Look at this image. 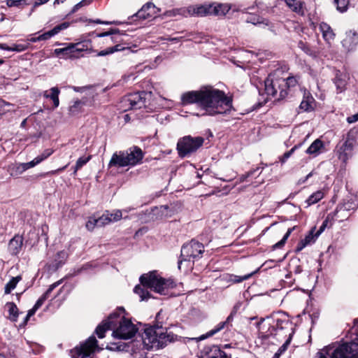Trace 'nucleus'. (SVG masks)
I'll return each instance as SVG.
<instances>
[{"label": "nucleus", "mask_w": 358, "mask_h": 358, "mask_svg": "<svg viewBox=\"0 0 358 358\" xmlns=\"http://www.w3.org/2000/svg\"><path fill=\"white\" fill-rule=\"evenodd\" d=\"M23 238L21 236L15 235L8 243V250L12 255H17L22 248Z\"/></svg>", "instance_id": "nucleus-20"}, {"label": "nucleus", "mask_w": 358, "mask_h": 358, "mask_svg": "<svg viewBox=\"0 0 358 358\" xmlns=\"http://www.w3.org/2000/svg\"><path fill=\"white\" fill-rule=\"evenodd\" d=\"M108 329L113 330L112 335L114 338L124 340L131 338L138 331L136 325L129 319L116 312L110 314L106 320L96 327V333L99 338H103L105 332Z\"/></svg>", "instance_id": "nucleus-2"}, {"label": "nucleus", "mask_w": 358, "mask_h": 358, "mask_svg": "<svg viewBox=\"0 0 358 358\" xmlns=\"http://www.w3.org/2000/svg\"><path fill=\"white\" fill-rule=\"evenodd\" d=\"M73 44L76 46L75 53L83 51H88L90 52H94V50L92 49V41L90 39L85 40L83 42L76 43Z\"/></svg>", "instance_id": "nucleus-29"}, {"label": "nucleus", "mask_w": 358, "mask_h": 358, "mask_svg": "<svg viewBox=\"0 0 358 358\" xmlns=\"http://www.w3.org/2000/svg\"><path fill=\"white\" fill-rule=\"evenodd\" d=\"M50 0H33V2L31 3H33V7L31 8V13L29 15L31 14V13L34 10L35 8H36L37 6H39L41 5H43L44 3H46L47 2H48Z\"/></svg>", "instance_id": "nucleus-57"}, {"label": "nucleus", "mask_w": 358, "mask_h": 358, "mask_svg": "<svg viewBox=\"0 0 358 358\" xmlns=\"http://www.w3.org/2000/svg\"><path fill=\"white\" fill-rule=\"evenodd\" d=\"M202 137H192L187 136L180 139L177 144V150L180 157H184L187 155L196 151L203 143Z\"/></svg>", "instance_id": "nucleus-7"}, {"label": "nucleus", "mask_w": 358, "mask_h": 358, "mask_svg": "<svg viewBox=\"0 0 358 358\" xmlns=\"http://www.w3.org/2000/svg\"><path fill=\"white\" fill-rule=\"evenodd\" d=\"M298 46L299 48L303 50L307 55L315 56V54L311 50V49L303 41H300L298 44Z\"/></svg>", "instance_id": "nucleus-51"}, {"label": "nucleus", "mask_w": 358, "mask_h": 358, "mask_svg": "<svg viewBox=\"0 0 358 358\" xmlns=\"http://www.w3.org/2000/svg\"><path fill=\"white\" fill-rule=\"evenodd\" d=\"M10 104L9 103H7L4 101L2 99H0V113H4L6 111H8L9 109L7 108L9 107Z\"/></svg>", "instance_id": "nucleus-58"}, {"label": "nucleus", "mask_w": 358, "mask_h": 358, "mask_svg": "<svg viewBox=\"0 0 358 358\" xmlns=\"http://www.w3.org/2000/svg\"><path fill=\"white\" fill-rule=\"evenodd\" d=\"M6 306L8 308L9 319L12 321H16L18 315V309L13 303H8Z\"/></svg>", "instance_id": "nucleus-37"}, {"label": "nucleus", "mask_w": 358, "mask_h": 358, "mask_svg": "<svg viewBox=\"0 0 358 358\" xmlns=\"http://www.w3.org/2000/svg\"><path fill=\"white\" fill-rule=\"evenodd\" d=\"M54 152V150L52 149H46L40 155L37 156L38 161L40 163L47 159L48 157H50L52 153Z\"/></svg>", "instance_id": "nucleus-48"}, {"label": "nucleus", "mask_w": 358, "mask_h": 358, "mask_svg": "<svg viewBox=\"0 0 358 358\" xmlns=\"http://www.w3.org/2000/svg\"><path fill=\"white\" fill-rule=\"evenodd\" d=\"M333 3L336 6L338 11L345 13L348 9L350 0H333Z\"/></svg>", "instance_id": "nucleus-36"}, {"label": "nucleus", "mask_w": 358, "mask_h": 358, "mask_svg": "<svg viewBox=\"0 0 358 358\" xmlns=\"http://www.w3.org/2000/svg\"><path fill=\"white\" fill-rule=\"evenodd\" d=\"M75 48L76 46L73 43H69L68 45L63 48H57L54 50L55 55L59 56L60 55H63V58H76V56L75 55Z\"/></svg>", "instance_id": "nucleus-21"}, {"label": "nucleus", "mask_w": 358, "mask_h": 358, "mask_svg": "<svg viewBox=\"0 0 358 358\" xmlns=\"http://www.w3.org/2000/svg\"><path fill=\"white\" fill-rule=\"evenodd\" d=\"M203 251V245L194 240L185 244L181 249V259L178 262V268H181V265L183 263H187V267H191V259H192V262H194V259L199 257Z\"/></svg>", "instance_id": "nucleus-6"}, {"label": "nucleus", "mask_w": 358, "mask_h": 358, "mask_svg": "<svg viewBox=\"0 0 358 358\" xmlns=\"http://www.w3.org/2000/svg\"><path fill=\"white\" fill-rule=\"evenodd\" d=\"M319 29L324 41L327 43L331 44L336 36V34L331 27L325 22H321L319 25Z\"/></svg>", "instance_id": "nucleus-19"}, {"label": "nucleus", "mask_w": 358, "mask_h": 358, "mask_svg": "<svg viewBox=\"0 0 358 358\" xmlns=\"http://www.w3.org/2000/svg\"><path fill=\"white\" fill-rule=\"evenodd\" d=\"M257 271L252 272L250 273L246 274L243 276H239L236 275H232V274H226L223 275V278L227 280V282H231V283H239L243 280H246L249 279L254 273H255Z\"/></svg>", "instance_id": "nucleus-25"}, {"label": "nucleus", "mask_w": 358, "mask_h": 358, "mask_svg": "<svg viewBox=\"0 0 358 358\" xmlns=\"http://www.w3.org/2000/svg\"><path fill=\"white\" fill-rule=\"evenodd\" d=\"M21 279L22 277L20 275L13 277L5 286V294L10 293V292L16 287L17 284Z\"/></svg>", "instance_id": "nucleus-34"}, {"label": "nucleus", "mask_w": 358, "mask_h": 358, "mask_svg": "<svg viewBox=\"0 0 358 358\" xmlns=\"http://www.w3.org/2000/svg\"><path fill=\"white\" fill-rule=\"evenodd\" d=\"M217 356H218V353H217V352H214V345H213L209 348V350L206 349L205 355L202 358H216Z\"/></svg>", "instance_id": "nucleus-49"}, {"label": "nucleus", "mask_w": 358, "mask_h": 358, "mask_svg": "<svg viewBox=\"0 0 358 358\" xmlns=\"http://www.w3.org/2000/svg\"><path fill=\"white\" fill-rule=\"evenodd\" d=\"M61 281H57L53 284H52L47 291L37 300L34 307L35 309H38L44 303V301L48 299L49 294L52 292V290L56 288L59 284Z\"/></svg>", "instance_id": "nucleus-28"}, {"label": "nucleus", "mask_w": 358, "mask_h": 358, "mask_svg": "<svg viewBox=\"0 0 358 358\" xmlns=\"http://www.w3.org/2000/svg\"><path fill=\"white\" fill-rule=\"evenodd\" d=\"M8 171L11 176L17 177L24 172L25 169L22 163L12 164L8 166Z\"/></svg>", "instance_id": "nucleus-30"}, {"label": "nucleus", "mask_w": 358, "mask_h": 358, "mask_svg": "<svg viewBox=\"0 0 358 358\" xmlns=\"http://www.w3.org/2000/svg\"><path fill=\"white\" fill-rule=\"evenodd\" d=\"M289 344V341H287L278 350L277 352H275L274 355V358H278L280 355L285 352L287 350V345Z\"/></svg>", "instance_id": "nucleus-55"}, {"label": "nucleus", "mask_w": 358, "mask_h": 358, "mask_svg": "<svg viewBox=\"0 0 358 358\" xmlns=\"http://www.w3.org/2000/svg\"><path fill=\"white\" fill-rule=\"evenodd\" d=\"M40 162L38 161L37 157H35L32 161L27 163H22L24 167L25 171L34 167L37 164H38Z\"/></svg>", "instance_id": "nucleus-52"}, {"label": "nucleus", "mask_w": 358, "mask_h": 358, "mask_svg": "<svg viewBox=\"0 0 358 358\" xmlns=\"http://www.w3.org/2000/svg\"><path fill=\"white\" fill-rule=\"evenodd\" d=\"M33 2V0H7L6 5L8 7H18L22 5H29Z\"/></svg>", "instance_id": "nucleus-40"}, {"label": "nucleus", "mask_w": 358, "mask_h": 358, "mask_svg": "<svg viewBox=\"0 0 358 358\" xmlns=\"http://www.w3.org/2000/svg\"><path fill=\"white\" fill-rule=\"evenodd\" d=\"M92 0H82L77 4H76L72 8L71 13H76L78 10L81 7L89 5L91 3Z\"/></svg>", "instance_id": "nucleus-50"}, {"label": "nucleus", "mask_w": 358, "mask_h": 358, "mask_svg": "<svg viewBox=\"0 0 358 358\" xmlns=\"http://www.w3.org/2000/svg\"><path fill=\"white\" fill-rule=\"evenodd\" d=\"M330 220V215H329L327 218L324 220L322 224L320 227V229L316 232V236H319L320 234L327 227L328 222Z\"/></svg>", "instance_id": "nucleus-53"}, {"label": "nucleus", "mask_w": 358, "mask_h": 358, "mask_svg": "<svg viewBox=\"0 0 358 358\" xmlns=\"http://www.w3.org/2000/svg\"><path fill=\"white\" fill-rule=\"evenodd\" d=\"M144 345L149 348H160L175 340V335L168 333L162 327H150L145 329L142 335Z\"/></svg>", "instance_id": "nucleus-5"}, {"label": "nucleus", "mask_w": 358, "mask_h": 358, "mask_svg": "<svg viewBox=\"0 0 358 358\" xmlns=\"http://www.w3.org/2000/svg\"><path fill=\"white\" fill-rule=\"evenodd\" d=\"M324 197V192L322 190H318L312 194L306 201L307 206L313 205L320 201Z\"/></svg>", "instance_id": "nucleus-32"}, {"label": "nucleus", "mask_w": 358, "mask_h": 358, "mask_svg": "<svg viewBox=\"0 0 358 358\" xmlns=\"http://www.w3.org/2000/svg\"><path fill=\"white\" fill-rule=\"evenodd\" d=\"M92 22L96 24H111L114 23L112 22L101 21V20H93Z\"/></svg>", "instance_id": "nucleus-64"}, {"label": "nucleus", "mask_w": 358, "mask_h": 358, "mask_svg": "<svg viewBox=\"0 0 358 358\" xmlns=\"http://www.w3.org/2000/svg\"><path fill=\"white\" fill-rule=\"evenodd\" d=\"M119 47H120V45H117L113 47L108 48L107 49H106L104 50H101V51L97 53V56H99V57L106 56L109 54H112L115 52L122 50L121 48H119Z\"/></svg>", "instance_id": "nucleus-43"}, {"label": "nucleus", "mask_w": 358, "mask_h": 358, "mask_svg": "<svg viewBox=\"0 0 358 358\" xmlns=\"http://www.w3.org/2000/svg\"><path fill=\"white\" fill-rule=\"evenodd\" d=\"M295 149H296V147H294L290 150H289L288 152H285L282 155V158L280 159L282 163H284L289 157H290V156L292 155V153L294 152Z\"/></svg>", "instance_id": "nucleus-59"}, {"label": "nucleus", "mask_w": 358, "mask_h": 358, "mask_svg": "<svg viewBox=\"0 0 358 358\" xmlns=\"http://www.w3.org/2000/svg\"><path fill=\"white\" fill-rule=\"evenodd\" d=\"M90 159H91V156H88L86 157H80L76 162V164L75 166L74 173H76L78 169H80L85 164H86L90 160Z\"/></svg>", "instance_id": "nucleus-44"}, {"label": "nucleus", "mask_w": 358, "mask_h": 358, "mask_svg": "<svg viewBox=\"0 0 358 358\" xmlns=\"http://www.w3.org/2000/svg\"><path fill=\"white\" fill-rule=\"evenodd\" d=\"M358 120V113L348 117L349 123H353Z\"/></svg>", "instance_id": "nucleus-63"}, {"label": "nucleus", "mask_w": 358, "mask_h": 358, "mask_svg": "<svg viewBox=\"0 0 358 358\" xmlns=\"http://www.w3.org/2000/svg\"><path fill=\"white\" fill-rule=\"evenodd\" d=\"M129 166L124 151L115 152L108 163V168Z\"/></svg>", "instance_id": "nucleus-17"}, {"label": "nucleus", "mask_w": 358, "mask_h": 358, "mask_svg": "<svg viewBox=\"0 0 358 358\" xmlns=\"http://www.w3.org/2000/svg\"><path fill=\"white\" fill-rule=\"evenodd\" d=\"M95 227H98V222L95 217H90L86 223V228L89 231H92Z\"/></svg>", "instance_id": "nucleus-46"}, {"label": "nucleus", "mask_w": 358, "mask_h": 358, "mask_svg": "<svg viewBox=\"0 0 358 358\" xmlns=\"http://www.w3.org/2000/svg\"><path fill=\"white\" fill-rule=\"evenodd\" d=\"M85 104V101L80 100H76L73 102V103L69 107V111L71 113H78L82 108L83 105Z\"/></svg>", "instance_id": "nucleus-41"}, {"label": "nucleus", "mask_w": 358, "mask_h": 358, "mask_svg": "<svg viewBox=\"0 0 358 358\" xmlns=\"http://www.w3.org/2000/svg\"><path fill=\"white\" fill-rule=\"evenodd\" d=\"M348 80L349 77L347 73L340 71L336 72L333 83L336 87L337 94L342 93L345 90Z\"/></svg>", "instance_id": "nucleus-15"}, {"label": "nucleus", "mask_w": 358, "mask_h": 358, "mask_svg": "<svg viewBox=\"0 0 358 358\" xmlns=\"http://www.w3.org/2000/svg\"><path fill=\"white\" fill-rule=\"evenodd\" d=\"M353 148V142L348 139L342 144L338 145L336 147V155L338 158L343 163H346L352 156Z\"/></svg>", "instance_id": "nucleus-11"}, {"label": "nucleus", "mask_w": 358, "mask_h": 358, "mask_svg": "<svg viewBox=\"0 0 358 358\" xmlns=\"http://www.w3.org/2000/svg\"><path fill=\"white\" fill-rule=\"evenodd\" d=\"M98 348L97 341L90 336L85 342L76 346L71 351L72 358H92V355Z\"/></svg>", "instance_id": "nucleus-8"}, {"label": "nucleus", "mask_w": 358, "mask_h": 358, "mask_svg": "<svg viewBox=\"0 0 358 358\" xmlns=\"http://www.w3.org/2000/svg\"><path fill=\"white\" fill-rule=\"evenodd\" d=\"M61 281H57L53 284H52L47 291L37 300L34 307L35 309H38L44 303V301L48 299L49 294L52 292V290L56 288L59 284Z\"/></svg>", "instance_id": "nucleus-27"}, {"label": "nucleus", "mask_w": 358, "mask_h": 358, "mask_svg": "<svg viewBox=\"0 0 358 358\" xmlns=\"http://www.w3.org/2000/svg\"><path fill=\"white\" fill-rule=\"evenodd\" d=\"M343 47L348 51L354 50L358 45V33L354 30H349L345 33L341 41Z\"/></svg>", "instance_id": "nucleus-14"}, {"label": "nucleus", "mask_w": 358, "mask_h": 358, "mask_svg": "<svg viewBox=\"0 0 358 358\" xmlns=\"http://www.w3.org/2000/svg\"><path fill=\"white\" fill-rule=\"evenodd\" d=\"M357 208V205L353 202L348 201L344 203L342 206H338L336 211L335 215H338L340 212L349 211L350 210H355Z\"/></svg>", "instance_id": "nucleus-35"}, {"label": "nucleus", "mask_w": 358, "mask_h": 358, "mask_svg": "<svg viewBox=\"0 0 358 358\" xmlns=\"http://www.w3.org/2000/svg\"><path fill=\"white\" fill-rule=\"evenodd\" d=\"M324 149V143L320 139L314 141L306 150V153L310 155L317 156Z\"/></svg>", "instance_id": "nucleus-24"}, {"label": "nucleus", "mask_w": 358, "mask_h": 358, "mask_svg": "<svg viewBox=\"0 0 358 358\" xmlns=\"http://www.w3.org/2000/svg\"><path fill=\"white\" fill-rule=\"evenodd\" d=\"M294 228L295 227H294L292 228L288 229L287 231L286 232L282 240L275 243L274 248H279L282 247L285 244V243L286 242V241L287 240L288 237L290 236L291 233L294 229Z\"/></svg>", "instance_id": "nucleus-45"}, {"label": "nucleus", "mask_w": 358, "mask_h": 358, "mask_svg": "<svg viewBox=\"0 0 358 358\" xmlns=\"http://www.w3.org/2000/svg\"><path fill=\"white\" fill-rule=\"evenodd\" d=\"M358 319L355 322L354 333L357 336L352 342L335 343L320 350L318 358H358Z\"/></svg>", "instance_id": "nucleus-4"}, {"label": "nucleus", "mask_w": 358, "mask_h": 358, "mask_svg": "<svg viewBox=\"0 0 358 358\" xmlns=\"http://www.w3.org/2000/svg\"><path fill=\"white\" fill-rule=\"evenodd\" d=\"M155 10V6L152 3H147L133 17H136L141 20L153 17L156 14Z\"/></svg>", "instance_id": "nucleus-16"}, {"label": "nucleus", "mask_w": 358, "mask_h": 358, "mask_svg": "<svg viewBox=\"0 0 358 358\" xmlns=\"http://www.w3.org/2000/svg\"><path fill=\"white\" fill-rule=\"evenodd\" d=\"M231 319H232V315H231L227 317L226 322H220V324H217L216 328H215L214 329H212L211 331L208 332L206 335H202L200 337V340H203L209 336L214 335L215 334H216L217 332H218L219 331L222 329L224 327V325L226 324V323L229 322Z\"/></svg>", "instance_id": "nucleus-33"}, {"label": "nucleus", "mask_w": 358, "mask_h": 358, "mask_svg": "<svg viewBox=\"0 0 358 358\" xmlns=\"http://www.w3.org/2000/svg\"><path fill=\"white\" fill-rule=\"evenodd\" d=\"M315 106V99L309 92L305 91L303 99L300 103L299 109L301 111L308 112L314 109Z\"/></svg>", "instance_id": "nucleus-18"}, {"label": "nucleus", "mask_w": 358, "mask_h": 358, "mask_svg": "<svg viewBox=\"0 0 358 358\" xmlns=\"http://www.w3.org/2000/svg\"><path fill=\"white\" fill-rule=\"evenodd\" d=\"M246 21H247V22L252 23L253 24H259L261 22L259 20V19L256 20L255 17H250L249 18L247 19Z\"/></svg>", "instance_id": "nucleus-62"}, {"label": "nucleus", "mask_w": 358, "mask_h": 358, "mask_svg": "<svg viewBox=\"0 0 358 358\" xmlns=\"http://www.w3.org/2000/svg\"><path fill=\"white\" fill-rule=\"evenodd\" d=\"M285 80V88L294 87L296 85L297 80L294 77H288Z\"/></svg>", "instance_id": "nucleus-54"}, {"label": "nucleus", "mask_w": 358, "mask_h": 358, "mask_svg": "<svg viewBox=\"0 0 358 358\" xmlns=\"http://www.w3.org/2000/svg\"><path fill=\"white\" fill-rule=\"evenodd\" d=\"M287 6L294 12L300 13L301 3L299 0H285Z\"/></svg>", "instance_id": "nucleus-38"}, {"label": "nucleus", "mask_w": 358, "mask_h": 358, "mask_svg": "<svg viewBox=\"0 0 358 358\" xmlns=\"http://www.w3.org/2000/svg\"><path fill=\"white\" fill-rule=\"evenodd\" d=\"M266 93L272 96H275L279 91V99L284 98L287 94L285 90V80L284 78L273 79L269 76L264 81Z\"/></svg>", "instance_id": "nucleus-9"}, {"label": "nucleus", "mask_w": 358, "mask_h": 358, "mask_svg": "<svg viewBox=\"0 0 358 358\" xmlns=\"http://www.w3.org/2000/svg\"><path fill=\"white\" fill-rule=\"evenodd\" d=\"M98 222V227H103L109 223H110V220L109 219V213L106 212L103 214L101 217L96 218Z\"/></svg>", "instance_id": "nucleus-42"}, {"label": "nucleus", "mask_w": 358, "mask_h": 358, "mask_svg": "<svg viewBox=\"0 0 358 358\" xmlns=\"http://www.w3.org/2000/svg\"><path fill=\"white\" fill-rule=\"evenodd\" d=\"M227 10V6L223 5H218L214 7L209 6L208 8L201 6L194 8L193 13L201 16L213 13L215 15H225Z\"/></svg>", "instance_id": "nucleus-13"}, {"label": "nucleus", "mask_w": 358, "mask_h": 358, "mask_svg": "<svg viewBox=\"0 0 358 358\" xmlns=\"http://www.w3.org/2000/svg\"><path fill=\"white\" fill-rule=\"evenodd\" d=\"M232 101V98L224 92L210 85L203 86L198 90L186 92L181 95L182 105L196 104L204 110L203 115L229 114L234 110Z\"/></svg>", "instance_id": "nucleus-1"}, {"label": "nucleus", "mask_w": 358, "mask_h": 358, "mask_svg": "<svg viewBox=\"0 0 358 358\" xmlns=\"http://www.w3.org/2000/svg\"><path fill=\"white\" fill-rule=\"evenodd\" d=\"M50 93L49 94L48 91H45L43 94V96L47 99H50L52 100L54 107L57 108L59 105V94L60 91L58 87H54L50 90Z\"/></svg>", "instance_id": "nucleus-26"}, {"label": "nucleus", "mask_w": 358, "mask_h": 358, "mask_svg": "<svg viewBox=\"0 0 358 358\" xmlns=\"http://www.w3.org/2000/svg\"><path fill=\"white\" fill-rule=\"evenodd\" d=\"M69 26V22H63L59 25L55 26L52 29L40 35L41 41H45V40L50 38L53 36L57 34L62 30H64V29L68 28Z\"/></svg>", "instance_id": "nucleus-23"}, {"label": "nucleus", "mask_w": 358, "mask_h": 358, "mask_svg": "<svg viewBox=\"0 0 358 358\" xmlns=\"http://www.w3.org/2000/svg\"><path fill=\"white\" fill-rule=\"evenodd\" d=\"M214 352L218 353L216 358H230L224 351H222L217 345H214Z\"/></svg>", "instance_id": "nucleus-56"}, {"label": "nucleus", "mask_w": 358, "mask_h": 358, "mask_svg": "<svg viewBox=\"0 0 358 358\" xmlns=\"http://www.w3.org/2000/svg\"><path fill=\"white\" fill-rule=\"evenodd\" d=\"M140 281L142 285H136L134 287V292L139 295L141 301L150 297L148 291V288L160 294H165L167 289L176 286L172 279H164L159 276L156 271L142 275Z\"/></svg>", "instance_id": "nucleus-3"}, {"label": "nucleus", "mask_w": 358, "mask_h": 358, "mask_svg": "<svg viewBox=\"0 0 358 358\" xmlns=\"http://www.w3.org/2000/svg\"><path fill=\"white\" fill-rule=\"evenodd\" d=\"M118 32V30L117 29H110V31H106V32H103V33H100V34H98L96 35L97 37H105V36H110V35H112L115 33H117Z\"/></svg>", "instance_id": "nucleus-60"}, {"label": "nucleus", "mask_w": 358, "mask_h": 358, "mask_svg": "<svg viewBox=\"0 0 358 358\" xmlns=\"http://www.w3.org/2000/svg\"><path fill=\"white\" fill-rule=\"evenodd\" d=\"M67 257L68 254L64 250L58 252L55 257V266L57 267L61 266L62 264H64Z\"/></svg>", "instance_id": "nucleus-39"}, {"label": "nucleus", "mask_w": 358, "mask_h": 358, "mask_svg": "<svg viewBox=\"0 0 358 358\" xmlns=\"http://www.w3.org/2000/svg\"><path fill=\"white\" fill-rule=\"evenodd\" d=\"M145 92H136L123 98L122 103L124 110L141 108L145 105Z\"/></svg>", "instance_id": "nucleus-10"}, {"label": "nucleus", "mask_w": 358, "mask_h": 358, "mask_svg": "<svg viewBox=\"0 0 358 358\" xmlns=\"http://www.w3.org/2000/svg\"><path fill=\"white\" fill-rule=\"evenodd\" d=\"M27 48L28 45L24 44H13L11 46H9L6 43H0V49L8 51L20 52L27 50Z\"/></svg>", "instance_id": "nucleus-31"}, {"label": "nucleus", "mask_w": 358, "mask_h": 358, "mask_svg": "<svg viewBox=\"0 0 358 358\" xmlns=\"http://www.w3.org/2000/svg\"><path fill=\"white\" fill-rule=\"evenodd\" d=\"M36 310H37V309H35V308H34V307H33L31 309H30V310L28 311L27 315V316H26V317H25V320H24V324H26V323H27V322L28 321V320H29L31 316H33V315L35 314V313H36Z\"/></svg>", "instance_id": "nucleus-61"}, {"label": "nucleus", "mask_w": 358, "mask_h": 358, "mask_svg": "<svg viewBox=\"0 0 358 358\" xmlns=\"http://www.w3.org/2000/svg\"><path fill=\"white\" fill-rule=\"evenodd\" d=\"M127 162L129 166H134L141 163L143 158V152L141 148L134 146L124 151Z\"/></svg>", "instance_id": "nucleus-12"}, {"label": "nucleus", "mask_w": 358, "mask_h": 358, "mask_svg": "<svg viewBox=\"0 0 358 358\" xmlns=\"http://www.w3.org/2000/svg\"><path fill=\"white\" fill-rule=\"evenodd\" d=\"M122 217V213L120 210H115L113 213H109V219L110 220V222H117L120 220Z\"/></svg>", "instance_id": "nucleus-47"}, {"label": "nucleus", "mask_w": 358, "mask_h": 358, "mask_svg": "<svg viewBox=\"0 0 358 358\" xmlns=\"http://www.w3.org/2000/svg\"><path fill=\"white\" fill-rule=\"evenodd\" d=\"M315 229V227L313 228L308 233V235L306 236V237L302 239L297 245L296 248V252H299L301 251L306 245L308 244H310L312 243H314L316 240V238L318 236H316V233L314 234V231Z\"/></svg>", "instance_id": "nucleus-22"}]
</instances>
